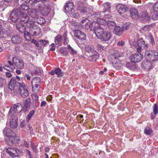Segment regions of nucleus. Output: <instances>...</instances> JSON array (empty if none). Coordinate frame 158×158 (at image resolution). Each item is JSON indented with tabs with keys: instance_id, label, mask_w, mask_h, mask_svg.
I'll return each instance as SVG.
<instances>
[{
	"instance_id": "1",
	"label": "nucleus",
	"mask_w": 158,
	"mask_h": 158,
	"mask_svg": "<svg viewBox=\"0 0 158 158\" xmlns=\"http://www.w3.org/2000/svg\"><path fill=\"white\" fill-rule=\"evenodd\" d=\"M137 43L136 50L139 53L133 54L130 57V60L133 63L139 62L142 59L143 56L140 53L141 52L142 50L146 47H148V45L145 44L144 41L142 38L138 40Z\"/></svg>"
},
{
	"instance_id": "2",
	"label": "nucleus",
	"mask_w": 158,
	"mask_h": 158,
	"mask_svg": "<svg viewBox=\"0 0 158 158\" xmlns=\"http://www.w3.org/2000/svg\"><path fill=\"white\" fill-rule=\"evenodd\" d=\"M95 25L94 28L96 37L102 41H106L111 38V34L109 31H104L103 28L98 23L93 22L92 25Z\"/></svg>"
},
{
	"instance_id": "3",
	"label": "nucleus",
	"mask_w": 158,
	"mask_h": 158,
	"mask_svg": "<svg viewBox=\"0 0 158 158\" xmlns=\"http://www.w3.org/2000/svg\"><path fill=\"white\" fill-rule=\"evenodd\" d=\"M145 57L148 60L151 61L155 62L158 60V53L155 51L146 50Z\"/></svg>"
},
{
	"instance_id": "4",
	"label": "nucleus",
	"mask_w": 158,
	"mask_h": 158,
	"mask_svg": "<svg viewBox=\"0 0 158 158\" xmlns=\"http://www.w3.org/2000/svg\"><path fill=\"white\" fill-rule=\"evenodd\" d=\"M40 28L37 25H34L33 27L30 28L29 33L25 32L24 33L25 37L26 39V36H29V35L32 36H36L40 34Z\"/></svg>"
},
{
	"instance_id": "5",
	"label": "nucleus",
	"mask_w": 158,
	"mask_h": 158,
	"mask_svg": "<svg viewBox=\"0 0 158 158\" xmlns=\"http://www.w3.org/2000/svg\"><path fill=\"white\" fill-rule=\"evenodd\" d=\"M20 12L17 9H14L11 12L10 17V19L13 23H15L20 19Z\"/></svg>"
},
{
	"instance_id": "6",
	"label": "nucleus",
	"mask_w": 158,
	"mask_h": 158,
	"mask_svg": "<svg viewBox=\"0 0 158 158\" xmlns=\"http://www.w3.org/2000/svg\"><path fill=\"white\" fill-rule=\"evenodd\" d=\"M23 107L22 105L19 103L14 104L10 108L8 114L11 115L14 113H19L22 110Z\"/></svg>"
},
{
	"instance_id": "7",
	"label": "nucleus",
	"mask_w": 158,
	"mask_h": 158,
	"mask_svg": "<svg viewBox=\"0 0 158 158\" xmlns=\"http://www.w3.org/2000/svg\"><path fill=\"white\" fill-rule=\"evenodd\" d=\"M8 115L11 116L10 122V127L12 128H16L18 126V118L16 114L14 113Z\"/></svg>"
},
{
	"instance_id": "8",
	"label": "nucleus",
	"mask_w": 158,
	"mask_h": 158,
	"mask_svg": "<svg viewBox=\"0 0 158 158\" xmlns=\"http://www.w3.org/2000/svg\"><path fill=\"white\" fill-rule=\"evenodd\" d=\"M20 93L22 97L23 98H26L29 95L27 87L24 83H22L20 85L19 89Z\"/></svg>"
},
{
	"instance_id": "9",
	"label": "nucleus",
	"mask_w": 158,
	"mask_h": 158,
	"mask_svg": "<svg viewBox=\"0 0 158 158\" xmlns=\"http://www.w3.org/2000/svg\"><path fill=\"white\" fill-rule=\"evenodd\" d=\"M22 83H19L17 81L16 78L13 77L11 78L9 84L8 85L9 89L11 90L14 89L16 87L19 86L20 87V85Z\"/></svg>"
},
{
	"instance_id": "10",
	"label": "nucleus",
	"mask_w": 158,
	"mask_h": 158,
	"mask_svg": "<svg viewBox=\"0 0 158 158\" xmlns=\"http://www.w3.org/2000/svg\"><path fill=\"white\" fill-rule=\"evenodd\" d=\"M141 66L142 68L145 70L149 71L152 69L153 64L151 61L147 60L142 62Z\"/></svg>"
},
{
	"instance_id": "11",
	"label": "nucleus",
	"mask_w": 158,
	"mask_h": 158,
	"mask_svg": "<svg viewBox=\"0 0 158 158\" xmlns=\"http://www.w3.org/2000/svg\"><path fill=\"white\" fill-rule=\"evenodd\" d=\"M74 35L75 37L77 39L84 40L86 39L85 34L83 32L80 30H76L74 31Z\"/></svg>"
},
{
	"instance_id": "12",
	"label": "nucleus",
	"mask_w": 158,
	"mask_h": 158,
	"mask_svg": "<svg viewBox=\"0 0 158 158\" xmlns=\"http://www.w3.org/2000/svg\"><path fill=\"white\" fill-rule=\"evenodd\" d=\"M117 12L120 14H122L128 11V8L123 4H119L116 6Z\"/></svg>"
},
{
	"instance_id": "13",
	"label": "nucleus",
	"mask_w": 158,
	"mask_h": 158,
	"mask_svg": "<svg viewBox=\"0 0 158 158\" xmlns=\"http://www.w3.org/2000/svg\"><path fill=\"white\" fill-rule=\"evenodd\" d=\"M13 62L18 69H22L24 67L23 61L22 60H20L17 58L16 57H13Z\"/></svg>"
},
{
	"instance_id": "14",
	"label": "nucleus",
	"mask_w": 158,
	"mask_h": 158,
	"mask_svg": "<svg viewBox=\"0 0 158 158\" xmlns=\"http://www.w3.org/2000/svg\"><path fill=\"white\" fill-rule=\"evenodd\" d=\"M49 73L51 75H54L55 74L57 75L58 77H60L63 75V72L60 68H56L50 71Z\"/></svg>"
},
{
	"instance_id": "15",
	"label": "nucleus",
	"mask_w": 158,
	"mask_h": 158,
	"mask_svg": "<svg viewBox=\"0 0 158 158\" xmlns=\"http://www.w3.org/2000/svg\"><path fill=\"white\" fill-rule=\"evenodd\" d=\"M80 24L82 28L88 29L90 27L91 22L88 19H85L82 20Z\"/></svg>"
},
{
	"instance_id": "16",
	"label": "nucleus",
	"mask_w": 158,
	"mask_h": 158,
	"mask_svg": "<svg viewBox=\"0 0 158 158\" xmlns=\"http://www.w3.org/2000/svg\"><path fill=\"white\" fill-rule=\"evenodd\" d=\"M74 8L73 4L72 2H69L66 4L64 9L67 12L70 14L72 13L73 10H74Z\"/></svg>"
},
{
	"instance_id": "17",
	"label": "nucleus",
	"mask_w": 158,
	"mask_h": 158,
	"mask_svg": "<svg viewBox=\"0 0 158 158\" xmlns=\"http://www.w3.org/2000/svg\"><path fill=\"white\" fill-rule=\"evenodd\" d=\"M8 32L7 29L4 28L0 23V38H6L8 36Z\"/></svg>"
},
{
	"instance_id": "18",
	"label": "nucleus",
	"mask_w": 158,
	"mask_h": 158,
	"mask_svg": "<svg viewBox=\"0 0 158 158\" xmlns=\"http://www.w3.org/2000/svg\"><path fill=\"white\" fill-rule=\"evenodd\" d=\"M18 149H15L12 148H9L6 150L7 152L13 157H17L19 156Z\"/></svg>"
},
{
	"instance_id": "19",
	"label": "nucleus",
	"mask_w": 158,
	"mask_h": 158,
	"mask_svg": "<svg viewBox=\"0 0 158 158\" xmlns=\"http://www.w3.org/2000/svg\"><path fill=\"white\" fill-rule=\"evenodd\" d=\"M27 12L32 18L35 19L38 16V12L36 10L33 9H29L27 10Z\"/></svg>"
},
{
	"instance_id": "20",
	"label": "nucleus",
	"mask_w": 158,
	"mask_h": 158,
	"mask_svg": "<svg viewBox=\"0 0 158 158\" xmlns=\"http://www.w3.org/2000/svg\"><path fill=\"white\" fill-rule=\"evenodd\" d=\"M29 19V17L27 15L21 13L19 21L21 23H25L26 24V23L27 22Z\"/></svg>"
},
{
	"instance_id": "21",
	"label": "nucleus",
	"mask_w": 158,
	"mask_h": 158,
	"mask_svg": "<svg viewBox=\"0 0 158 158\" xmlns=\"http://www.w3.org/2000/svg\"><path fill=\"white\" fill-rule=\"evenodd\" d=\"M12 133L11 132H10V133L9 134L8 132H7L6 133V135L7 137H8L9 138H11L10 139V140L11 141V142L15 144H16L19 141V139L17 138V137H13Z\"/></svg>"
},
{
	"instance_id": "22",
	"label": "nucleus",
	"mask_w": 158,
	"mask_h": 158,
	"mask_svg": "<svg viewBox=\"0 0 158 158\" xmlns=\"http://www.w3.org/2000/svg\"><path fill=\"white\" fill-rule=\"evenodd\" d=\"M131 15L133 19H136L139 17V14L138 11L135 8H131L130 10Z\"/></svg>"
},
{
	"instance_id": "23",
	"label": "nucleus",
	"mask_w": 158,
	"mask_h": 158,
	"mask_svg": "<svg viewBox=\"0 0 158 158\" xmlns=\"http://www.w3.org/2000/svg\"><path fill=\"white\" fill-rule=\"evenodd\" d=\"M22 38L19 35H15L12 37L11 41L13 44H19L21 42Z\"/></svg>"
},
{
	"instance_id": "24",
	"label": "nucleus",
	"mask_w": 158,
	"mask_h": 158,
	"mask_svg": "<svg viewBox=\"0 0 158 158\" xmlns=\"http://www.w3.org/2000/svg\"><path fill=\"white\" fill-rule=\"evenodd\" d=\"M62 40V39L61 35H58L56 36L55 38V41L56 45L57 46V47H58L61 45Z\"/></svg>"
},
{
	"instance_id": "25",
	"label": "nucleus",
	"mask_w": 158,
	"mask_h": 158,
	"mask_svg": "<svg viewBox=\"0 0 158 158\" xmlns=\"http://www.w3.org/2000/svg\"><path fill=\"white\" fill-rule=\"evenodd\" d=\"M112 63L114 67L117 69H119L122 65L121 61L119 59L116 60L115 62V61L112 60Z\"/></svg>"
},
{
	"instance_id": "26",
	"label": "nucleus",
	"mask_w": 158,
	"mask_h": 158,
	"mask_svg": "<svg viewBox=\"0 0 158 158\" xmlns=\"http://www.w3.org/2000/svg\"><path fill=\"white\" fill-rule=\"evenodd\" d=\"M95 15H96L95 18L97 19V21L99 23H102V22H103V23H106V20H104L103 19H101L100 17H101V13L100 12H94Z\"/></svg>"
},
{
	"instance_id": "27",
	"label": "nucleus",
	"mask_w": 158,
	"mask_h": 158,
	"mask_svg": "<svg viewBox=\"0 0 158 158\" xmlns=\"http://www.w3.org/2000/svg\"><path fill=\"white\" fill-rule=\"evenodd\" d=\"M114 30L115 33L118 35H121L123 31V29L120 26H116Z\"/></svg>"
},
{
	"instance_id": "28",
	"label": "nucleus",
	"mask_w": 158,
	"mask_h": 158,
	"mask_svg": "<svg viewBox=\"0 0 158 158\" xmlns=\"http://www.w3.org/2000/svg\"><path fill=\"white\" fill-rule=\"evenodd\" d=\"M140 17L141 19L145 21H147L149 20L150 17L148 16L147 12H143L140 14Z\"/></svg>"
},
{
	"instance_id": "29",
	"label": "nucleus",
	"mask_w": 158,
	"mask_h": 158,
	"mask_svg": "<svg viewBox=\"0 0 158 158\" xmlns=\"http://www.w3.org/2000/svg\"><path fill=\"white\" fill-rule=\"evenodd\" d=\"M95 53L91 56L89 57L88 60L90 61H95L99 58V56L98 53L95 52Z\"/></svg>"
},
{
	"instance_id": "30",
	"label": "nucleus",
	"mask_w": 158,
	"mask_h": 158,
	"mask_svg": "<svg viewBox=\"0 0 158 158\" xmlns=\"http://www.w3.org/2000/svg\"><path fill=\"white\" fill-rule=\"evenodd\" d=\"M50 4L51 3H48L47 1H44L41 2L40 7L43 9H45L46 8L49 9L50 8Z\"/></svg>"
},
{
	"instance_id": "31",
	"label": "nucleus",
	"mask_w": 158,
	"mask_h": 158,
	"mask_svg": "<svg viewBox=\"0 0 158 158\" xmlns=\"http://www.w3.org/2000/svg\"><path fill=\"white\" fill-rule=\"evenodd\" d=\"M107 26L110 30L113 31L116 27L115 22L112 21H109L108 22Z\"/></svg>"
},
{
	"instance_id": "32",
	"label": "nucleus",
	"mask_w": 158,
	"mask_h": 158,
	"mask_svg": "<svg viewBox=\"0 0 158 158\" xmlns=\"http://www.w3.org/2000/svg\"><path fill=\"white\" fill-rule=\"evenodd\" d=\"M67 49L69 53H70L72 55H75L77 53V51L74 50L70 45H68Z\"/></svg>"
},
{
	"instance_id": "33",
	"label": "nucleus",
	"mask_w": 158,
	"mask_h": 158,
	"mask_svg": "<svg viewBox=\"0 0 158 158\" xmlns=\"http://www.w3.org/2000/svg\"><path fill=\"white\" fill-rule=\"evenodd\" d=\"M59 52L63 55L66 56H69V54L67 48H62L60 49Z\"/></svg>"
},
{
	"instance_id": "34",
	"label": "nucleus",
	"mask_w": 158,
	"mask_h": 158,
	"mask_svg": "<svg viewBox=\"0 0 158 158\" xmlns=\"http://www.w3.org/2000/svg\"><path fill=\"white\" fill-rule=\"evenodd\" d=\"M103 10L104 12L109 11L110 9V4L108 2H106L103 4Z\"/></svg>"
},
{
	"instance_id": "35",
	"label": "nucleus",
	"mask_w": 158,
	"mask_h": 158,
	"mask_svg": "<svg viewBox=\"0 0 158 158\" xmlns=\"http://www.w3.org/2000/svg\"><path fill=\"white\" fill-rule=\"evenodd\" d=\"M35 21L38 23L40 24H44L46 23V21L45 19L42 17L38 16L37 18L35 19Z\"/></svg>"
},
{
	"instance_id": "36",
	"label": "nucleus",
	"mask_w": 158,
	"mask_h": 158,
	"mask_svg": "<svg viewBox=\"0 0 158 158\" xmlns=\"http://www.w3.org/2000/svg\"><path fill=\"white\" fill-rule=\"evenodd\" d=\"M33 92L34 93H37L38 92L40 88V84H36L31 86Z\"/></svg>"
},
{
	"instance_id": "37",
	"label": "nucleus",
	"mask_w": 158,
	"mask_h": 158,
	"mask_svg": "<svg viewBox=\"0 0 158 158\" xmlns=\"http://www.w3.org/2000/svg\"><path fill=\"white\" fill-rule=\"evenodd\" d=\"M144 131V133L147 135H151L153 133L151 128L148 127H146L145 128Z\"/></svg>"
},
{
	"instance_id": "38",
	"label": "nucleus",
	"mask_w": 158,
	"mask_h": 158,
	"mask_svg": "<svg viewBox=\"0 0 158 158\" xmlns=\"http://www.w3.org/2000/svg\"><path fill=\"white\" fill-rule=\"evenodd\" d=\"M40 79L39 77H35L31 81V86H33V85L36 84H40Z\"/></svg>"
},
{
	"instance_id": "39",
	"label": "nucleus",
	"mask_w": 158,
	"mask_h": 158,
	"mask_svg": "<svg viewBox=\"0 0 158 158\" xmlns=\"http://www.w3.org/2000/svg\"><path fill=\"white\" fill-rule=\"evenodd\" d=\"M77 9L78 10H80V12L83 14H86L87 12H88V9L85 7H81L80 6H78Z\"/></svg>"
},
{
	"instance_id": "40",
	"label": "nucleus",
	"mask_w": 158,
	"mask_h": 158,
	"mask_svg": "<svg viewBox=\"0 0 158 158\" xmlns=\"http://www.w3.org/2000/svg\"><path fill=\"white\" fill-rule=\"evenodd\" d=\"M35 22L34 21H33L32 20L30 19L28 20L27 22L26 23V26L27 27H33L34 25H34Z\"/></svg>"
},
{
	"instance_id": "41",
	"label": "nucleus",
	"mask_w": 158,
	"mask_h": 158,
	"mask_svg": "<svg viewBox=\"0 0 158 158\" xmlns=\"http://www.w3.org/2000/svg\"><path fill=\"white\" fill-rule=\"evenodd\" d=\"M152 24L147 25L142 28L143 31H150L153 27Z\"/></svg>"
},
{
	"instance_id": "42",
	"label": "nucleus",
	"mask_w": 158,
	"mask_h": 158,
	"mask_svg": "<svg viewBox=\"0 0 158 158\" xmlns=\"http://www.w3.org/2000/svg\"><path fill=\"white\" fill-rule=\"evenodd\" d=\"M31 100V99L30 98H28L25 100L24 102V106L26 108H27L29 107Z\"/></svg>"
},
{
	"instance_id": "43",
	"label": "nucleus",
	"mask_w": 158,
	"mask_h": 158,
	"mask_svg": "<svg viewBox=\"0 0 158 158\" xmlns=\"http://www.w3.org/2000/svg\"><path fill=\"white\" fill-rule=\"evenodd\" d=\"M35 111L34 110L31 111L27 115L26 120L28 122L30 118L32 117V116L34 114Z\"/></svg>"
},
{
	"instance_id": "44",
	"label": "nucleus",
	"mask_w": 158,
	"mask_h": 158,
	"mask_svg": "<svg viewBox=\"0 0 158 158\" xmlns=\"http://www.w3.org/2000/svg\"><path fill=\"white\" fill-rule=\"evenodd\" d=\"M16 27L19 31L21 32H23L25 31V27L24 26H21V27L19 28V25H18V24L16 23Z\"/></svg>"
},
{
	"instance_id": "45",
	"label": "nucleus",
	"mask_w": 158,
	"mask_h": 158,
	"mask_svg": "<svg viewBox=\"0 0 158 158\" xmlns=\"http://www.w3.org/2000/svg\"><path fill=\"white\" fill-rule=\"evenodd\" d=\"M6 84V80L0 76V87H2Z\"/></svg>"
},
{
	"instance_id": "46",
	"label": "nucleus",
	"mask_w": 158,
	"mask_h": 158,
	"mask_svg": "<svg viewBox=\"0 0 158 158\" xmlns=\"http://www.w3.org/2000/svg\"><path fill=\"white\" fill-rule=\"evenodd\" d=\"M33 99L35 101V103L36 104L38 102L39 99V97L38 95L36 94H33L32 95Z\"/></svg>"
},
{
	"instance_id": "47",
	"label": "nucleus",
	"mask_w": 158,
	"mask_h": 158,
	"mask_svg": "<svg viewBox=\"0 0 158 158\" xmlns=\"http://www.w3.org/2000/svg\"><path fill=\"white\" fill-rule=\"evenodd\" d=\"M85 50L89 53H93L94 51L88 45H87L85 48Z\"/></svg>"
},
{
	"instance_id": "48",
	"label": "nucleus",
	"mask_w": 158,
	"mask_h": 158,
	"mask_svg": "<svg viewBox=\"0 0 158 158\" xmlns=\"http://www.w3.org/2000/svg\"><path fill=\"white\" fill-rule=\"evenodd\" d=\"M153 9L155 12H158V2H156L153 7Z\"/></svg>"
},
{
	"instance_id": "49",
	"label": "nucleus",
	"mask_w": 158,
	"mask_h": 158,
	"mask_svg": "<svg viewBox=\"0 0 158 158\" xmlns=\"http://www.w3.org/2000/svg\"><path fill=\"white\" fill-rule=\"evenodd\" d=\"M121 56V54H120L118 52H117L115 53L114 55L113 56V57L114 58V59L117 60L118 59V57H120Z\"/></svg>"
},
{
	"instance_id": "50",
	"label": "nucleus",
	"mask_w": 158,
	"mask_h": 158,
	"mask_svg": "<svg viewBox=\"0 0 158 158\" xmlns=\"http://www.w3.org/2000/svg\"><path fill=\"white\" fill-rule=\"evenodd\" d=\"M153 108L154 114H157L158 113V109L156 105V104H154Z\"/></svg>"
},
{
	"instance_id": "51",
	"label": "nucleus",
	"mask_w": 158,
	"mask_h": 158,
	"mask_svg": "<svg viewBox=\"0 0 158 158\" xmlns=\"http://www.w3.org/2000/svg\"><path fill=\"white\" fill-rule=\"evenodd\" d=\"M21 8L22 9L25 10H28V9H29L28 6L25 4L22 5L21 6Z\"/></svg>"
},
{
	"instance_id": "52",
	"label": "nucleus",
	"mask_w": 158,
	"mask_h": 158,
	"mask_svg": "<svg viewBox=\"0 0 158 158\" xmlns=\"http://www.w3.org/2000/svg\"><path fill=\"white\" fill-rule=\"evenodd\" d=\"M31 148H32L33 150L35 152H36L37 151V148H36V146L33 143H31Z\"/></svg>"
},
{
	"instance_id": "53",
	"label": "nucleus",
	"mask_w": 158,
	"mask_h": 158,
	"mask_svg": "<svg viewBox=\"0 0 158 158\" xmlns=\"http://www.w3.org/2000/svg\"><path fill=\"white\" fill-rule=\"evenodd\" d=\"M137 68V67L136 66L135 64L133 63L129 69L133 70H135Z\"/></svg>"
},
{
	"instance_id": "54",
	"label": "nucleus",
	"mask_w": 158,
	"mask_h": 158,
	"mask_svg": "<svg viewBox=\"0 0 158 158\" xmlns=\"http://www.w3.org/2000/svg\"><path fill=\"white\" fill-rule=\"evenodd\" d=\"M50 49L52 51H53L55 50V44L53 43H52L51 45L49 46Z\"/></svg>"
},
{
	"instance_id": "55",
	"label": "nucleus",
	"mask_w": 158,
	"mask_h": 158,
	"mask_svg": "<svg viewBox=\"0 0 158 158\" xmlns=\"http://www.w3.org/2000/svg\"><path fill=\"white\" fill-rule=\"evenodd\" d=\"M31 42L32 43H33L34 44H35V45L37 47H39V43H38V42L36 41V40H34V39H33L32 40H31Z\"/></svg>"
},
{
	"instance_id": "56",
	"label": "nucleus",
	"mask_w": 158,
	"mask_h": 158,
	"mask_svg": "<svg viewBox=\"0 0 158 158\" xmlns=\"http://www.w3.org/2000/svg\"><path fill=\"white\" fill-rule=\"evenodd\" d=\"M72 17L75 18H77L79 17V14L77 12H75L72 15Z\"/></svg>"
},
{
	"instance_id": "57",
	"label": "nucleus",
	"mask_w": 158,
	"mask_h": 158,
	"mask_svg": "<svg viewBox=\"0 0 158 158\" xmlns=\"http://www.w3.org/2000/svg\"><path fill=\"white\" fill-rule=\"evenodd\" d=\"M150 38L151 40L152 44V45H154L155 44V42L154 40V38L152 36V35H151L150 36Z\"/></svg>"
},
{
	"instance_id": "58",
	"label": "nucleus",
	"mask_w": 158,
	"mask_h": 158,
	"mask_svg": "<svg viewBox=\"0 0 158 158\" xmlns=\"http://www.w3.org/2000/svg\"><path fill=\"white\" fill-rule=\"evenodd\" d=\"M26 153L28 155L29 158H31L32 157V155L31 154V152L29 150L26 149Z\"/></svg>"
},
{
	"instance_id": "59",
	"label": "nucleus",
	"mask_w": 158,
	"mask_h": 158,
	"mask_svg": "<svg viewBox=\"0 0 158 158\" xmlns=\"http://www.w3.org/2000/svg\"><path fill=\"white\" fill-rule=\"evenodd\" d=\"M124 44V42L123 41H119L117 44V45L118 46H123Z\"/></svg>"
},
{
	"instance_id": "60",
	"label": "nucleus",
	"mask_w": 158,
	"mask_h": 158,
	"mask_svg": "<svg viewBox=\"0 0 158 158\" xmlns=\"http://www.w3.org/2000/svg\"><path fill=\"white\" fill-rule=\"evenodd\" d=\"M132 64L133 63L131 62H128L126 64V67L130 69Z\"/></svg>"
},
{
	"instance_id": "61",
	"label": "nucleus",
	"mask_w": 158,
	"mask_h": 158,
	"mask_svg": "<svg viewBox=\"0 0 158 158\" xmlns=\"http://www.w3.org/2000/svg\"><path fill=\"white\" fill-rule=\"evenodd\" d=\"M62 40L64 39H68V38L67 37V33L66 32H65L63 35L62 36Z\"/></svg>"
},
{
	"instance_id": "62",
	"label": "nucleus",
	"mask_w": 158,
	"mask_h": 158,
	"mask_svg": "<svg viewBox=\"0 0 158 158\" xmlns=\"http://www.w3.org/2000/svg\"><path fill=\"white\" fill-rule=\"evenodd\" d=\"M39 42L43 43L44 45H46L48 43V42L47 40H39Z\"/></svg>"
},
{
	"instance_id": "63",
	"label": "nucleus",
	"mask_w": 158,
	"mask_h": 158,
	"mask_svg": "<svg viewBox=\"0 0 158 158\" xmlns=\"http://www.w3.org/2000/svg\"><path fill=\"white\" fill-rule=\"evenodd\" d=\"M129 25L128 24H125L123 27V30H127L129 28Z\"/></svg>"
},
{
	"instance_id": "64",
	"label": "nucleus",
	"mask_w": 158,
	"mask_h": 158,
	"mask_svg": "<svg viewBox=\"0 0 158 158\" xmlns=\"http://www.w3.org/2000/svg\"><path fill=\"white\" fill-rule=\"evenodd\" d=\"M98 48L101 51L102 50H105L106 48L105 47H104L100 45H98Z\"/></svg>"
}]
</instances>
